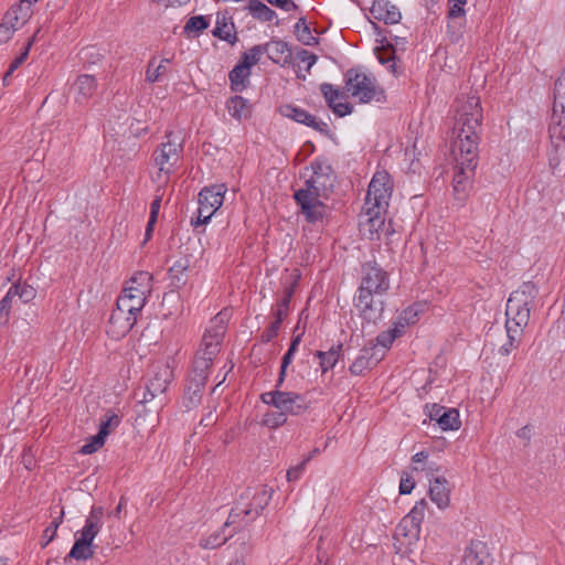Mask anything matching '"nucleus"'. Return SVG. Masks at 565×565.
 <instances>
[{"label":"nucleus","mask_w":565,"mask_h":565,"mask_svg":"<svg viewBox=\"0 0 565 565\" xmlns=\"http://www.w3.org/2000/svg\"><path fill=\"white\" fill-rule=\"evenodd\" d=\"M390 289V278L375 262H369L362 265L361 284L354 296V307L360 316L369 321L376 322L384 311V301L381 299Z\"/></svg>","instance_id":"obj_1"},{"label":"nucleus","mask_w":565,"mask_h":565,"mask_svg":"<svg viewBox=\"0 0 565 565\" xmlns=\"http://www.w3.org/2000/svg\"><path fill=\"white\" fill-rule=\"evenodd\" d=\"M537 295L539 288L533 281H524L511 292L505 309V330H515V333L523 335Z\"/></svg>","instance_id":"obj_2"},{"label":"nucleus","mask_w":565,"mask_h":565,"mask_svg":"<svg viewBox=\"0 0 565 565\" xmlns=\"http://www.w3.org/2000/svg\"><path fill=\"white\" fill-rule=\"evenodd\" d=\"M269 499L265 489H246L231 509L224 526L234 525L242 529L248 525L260 515Z\"/></svg>","instance_id":"obj_3"},{"label":"nucleus","mask_w":565,"mask_h":565,"mask_svg":"<svg viewBox=\"0 0 565 565\" xmlns=\"http://www.w3.org/2000/svg\"><path fill=\"white\" fill-rule=\"evenodd\" d=\"M151 290L152 275L148 271H138L126 282L120 296L117 298V306H121L126 311H134L138 316L145 307Z\"/></svg>","instance_id":"obj_4"},{"label":"nucleus","mask_w":565,"mask_h":565,"mask_svg":"<svg viewBox=\"0 0 565 565\" xmlns=\"http://www.w3.org/2000/svg\"><path fill=\"white\" fill-rule=\"evenodd\" d=\"M166 141L161 142L153 152V161L159 168L158 180L164 174L168 180L172 174L183 156L184 138L180 131L168 130Z\"/></svg>","instance_id":"obj_5"},{"label":"nucleus","mask_w":565,"mask_h":565,"mask_svg":"<svg viewBox=\"0 0 565 565\" xmlns=\"http://www.w3.org/2000/svg\"><path fill=\"white\" fill-rule=\"evenodd\" d=\"M344 79L347 90L361 103L386 100L385 92L377 85L375 77L356 68H350L344 74Z\"/></svg>","instance_id":"obj_6"},{"label":"nucleus","mask_w":565,"mask_h":565,"mask_svg":"<svg viewBox=\"0 0 565 565\" xmlns=\"http://www.w3.org/2000/svg\"><path fill=\"white\" fill-rule=\"evenodd\" d=\"M263 403L280 409L287 416H300L310 408V403L307 398L295 392L280 391L279 387L270 392H265L260 395Z\"/></svg>","instance_id":"obj_7"},{"label":"nucleus","mask_w":565,"mask_h":565,"mask_svg":"<svg viewBox=\"0 0 565 565\" xmlns=\"http://www.w3.org/2000/svg\"><path fill=\"white\" fill-rule=\"evenodd\" d=\"M175 365L174 358H168L166 362H157L152 364L149 380L146 384L142 403H149L156 397L162 396L174 379L173 369Z\"/></svg>","instance_id":"obj_8"},{"label":"nucleus","mask_w":565,"mask_h":565,"mask_svg":"<svg viewBox=\"0 0 565 565\" xmlns=\"http://www.w3.org/2000/svg\"><path fill=\"white\" fill-rule=\"evenodd\" d=\"M456 136L457 139L452 148L456 163L461 164L466 169L475 170L479 160V132H462L461 136L458 134Z\"/></svg>","instance_id":"obj_9"},{"label":"nucleus","mask_w":565,"mask_h":565,"mask_svg":"<svg viewBox=\"0 0 565 565\" xmlns=\"http://www.w3.org/2000/svg\"><path fill=\"white\" fill-rule=\"evenodd\" d=\"M392 191L393 184L390 174L385 171H377L369 184L363 206L386 210Z\"/></svg>","instance_id":"obj_10"},{"label":"nucleus","mask_w":565,"mask_h":565,"mask_svg":"<svg viewBox=\"0 0 565 565\" xmlns=\"http://www.w3.org/2000/svg\"><path fill=\"white\" fill-rule=\"evenodd\" d=\"M384 209H372L363 206L359 216V230L362 236L370 241H376L381 237V232L385 228Z\"/></svg>","instance_id":"obj_11"},{"label":"nucleus","mask_w":565,"mask_h":565,"mask_svg":"<svg viewBox=\"0 0 565 565\" xmlns=\"http://www.w3.org/2000/svg\"><path fill=\"white\" fill-rule=\"evenodd\" d=\"M278 113L286 118L295 120L298 124H302L307 127L315 129L316 131L328 136L330 134L329 125L315 115H311L306 109L295 106L292 104H284L279 106Z\"/></svg>","instance_id":"obj_12"},{"label":"nucleus","mask_w":565,"mask_h":565,"mask_svg":"<svg viewBox=\"0 0 565 565\" xmlns=\"http://www.w3.org/2000/svg\"><path fill=\"white\" fill-rule=\"evenodd\" d=\"M322 196H316L306 191H296L294 199L300 206L301 213L309 223L322 222L326 215V204L320 200Z\"/></svg>","instance_id":"obj_13"},{"label":"nucleus","mask_w":565,"mask_h":565,"mask_svg":"<svg viewBox=\"0 0 565 565\" xmlns=\"http://www.w3.org/2000/svg\"><path fill=\"white\" fill-rule=\"evenodd\" d=\"M225 331L224 318L222 313H218L211 320L210 327L206 328L199 350L217 356Z\"/></svg>","instance_id":"obj_14"},{"label":"nucleus","mask_w":565,"mask_h":565,"mask_svg":"<svg viewBox=\"0 0 565 565\" xmlns=\"http://www.w3.org/2000/svg\"><path fill=\"white\" fill-rule=\"evenodd\" d=\"M137 318L134 311H126L116 305L108 320L107 334L115 340L124 338L132 329Z\"/></svg>","instance_id":"obj_15"},{"label":"nucleus","mask_w":565,"mask_h":565,"mask_svg":"<svg viewBox=\"0 0 565 565\" xmlns=\"http://www.w3.org/2000/svg\"><path fill=\"white\" fill-rule=\"evenodd\" d=\"M420 535V527L404 518L397 524L394 533L396 548L406 552L413 544L417 543Z\"/></svg>","instance_id":"obj_16"},{"label":"nucleus","mask_w":565,"mask_h":565,"mask_svg":"<svg viewBox=\"0 0 565 565\" xmlns=\"http://www.w3.org/2000/svg\"><path fill=\"white\" fill-rule=\"evenodd\" d=\"M383 358L384 351L379 354L376 347H364L350 365L349 371L353 375H362L366 370L376 366Z\"/></svg>","instance_id":"obj_17"},{"label":"nucleus","mask_w":565,"mask_h":565,"mask_svg":"<svg viewBox=\"0 0 565 565\" xmlns=\"http://www.w3.org/2000/svg\"><path fill=\"white\" fill-rule=\"evenodd\" d=\"M492 562L489 547L484 542L471 541L465 550L463 565H492Z\"/></svg>","instance_id":"obj_18"},{"label":"nucleus","mask_w":565,"mask_h":565,"mask_svg":"<svg viewBox=\"0 0 565 565\" xmlns=\"http://www.w3.org/2000/svg\"><path fill=\"white\" fill-rule=\"evenodd\" d=\"M212 34L220 40L226 41L231 45H234L238 41L233 17L228 11L217 13Z\"/></svg>","instance_id":"obj_19"},{"label":"nucleus","mask_w":565,"mask_h":565,"mask_svg":"<svg viewBox=\"0 0 565 565\" xmlns=\"http://www.w3.org/2000/svg\"><path fill=\"white\" fill-rule=\"evenodd\" d=\"M370 13L375 20L385 24H396L402 19L399 9L388 0H374Z\"/></svg>","instance_id":"obj_20"},{"label":"nucleus","mask_w":565,"mask_h":565,"mask_svg":"<svg viewBox=\"0 0 565 565\" xmlns=\"http://www.w3.org/2000/svg\"><path fill=\"white\" fill-rule=\"evenodd\" d=\"M456 111L470 113V124L481 126L482 108L476 95H461L455 102Z\"/></svg>","instance_id":"obj_21"},{"label":"nucleus","mask_w":565,"mask_h":565,"mask_svg":"<svg viewBox=\"0 0 565 565\" xmlns=\"http://www.w3.org/2000/svg\"><path fill=\"white\" fill-rule=\"evenodd\" d=\"M321 94L323 95L329 108L339 117H344L352 113L353 107L349 103H337L340 97V90L332 84L322 83L320 85Z\"/></svg>","instance_id":"obj_22"},{"label":"nucleus","mask_w":565,"mask_h":565,"mask_svg":"<svg viewBox=\"0 0 565 565\" xmlns=\"http://www.w3.org/2000/svg\"><path fill=\"white\" fill-rule=\"evenodd\" d=\"M103 516L104 508L100 505H93L88 516L85 520V525L78 532V534L93 543L94 539L102 530Z\"/></svg>","instance_id":"obj_23"},{"label":"nucleus","mask_w":565,"mask_h":565,"mask_svg":"<svg viewBox=\"0 0 565 565\" xmlns=\"http://www.w3.org/2000/svg\"><path fill=\"white\" fill-rule=\"evenodd\" d=\"M205 384L206 381H204L203 377L189 376L183 395V403L188 409L194 408L201 403Z\"/></svg>","instance_id":"obj_24"},{"label":"nucleus","mask_w":565,"mask_h":565,"mask_svg":"<svg viewBox=\"0 0 565 565\" xmlns=\"http://www.w3.org/2000/svg\"><path fill=\"white\" fill-rule=\"evenodd\" d=\"M429 497L439 509H445L450 503V489L445 477L429 478Z\"/></svg>","instance_id":"obj_25"},{"label":"nucleus","mask_w":565,"mask_h":565,"mask_svg":"<svg viewBox=\"0 0 565 565\" xmlns=\"http://www.w3.org/2000/svg\"><path fill=\"white\" fill-rule=\"evenodd\" d=\"M74 89L76 92V103L86 104L97 90V81L95 76L89 74L79 75L74 83Z\"/></svg>","instance_id":"obj_26"},{"label":"nucleus","mask_w":565,"mask_h":565,"mask_svg":"<svg viewBox=\"0 0 565 565\" xmlns=\"http://www.w3.org/2000/svg\"><path fill=\"white\" fill-rule=\"evenodd\" d=\"M225 184H213L203 188L199 192V204H205L207 209H220L224 201V194L226 193Z\"/></svg>","instance_id":"obj_27"},{"label":"nucleus","mask_w":565,"mask_h":565,"mask_svg":"<svg viewBox=\"0 0 565 565\" xmlns=\"http://www.w3.org/2000/svg\"><path fill=\"white\" fill-rule=\"evenodd\" d=\"M268 57L276 64H289L292 58V51L289 44L282 40H270L265 43Z\"/></svg>","instance_id":"obj_28"},{"label":"nucleus","mask_w":565,"mask_h":565,"mask_svg":"<svg viewBox=\"0 0 565 565\" xmlns=\"http://www.w3.org/2000/svg\"><path fill=\"white\" fill-rule=\"evenodd\" d=\"M473 174L475 170H469L468 168L466 169L461 164L456 163V172L454 175L452 184L454 192L458 200H463L466 198Z\"/></svg>","instance_id":"obj_29"},{"label":"nucleus","mask_w":565,"mask_h":565,"mask_svg":"<svg viewBox=\"0 0 565 565\" xmlns=\"http://www.w3.org/2000/svg\"><path fill=\"white\" fill-rule=\"evenodd\" d=\"M252 75L250 68L247 65L238 62L234 68L228 73L231 89L235 93L245 90L249 85V77Z\"/></svg>","instance_id":"obj_30"},{"label":"nucleus","mask_w":565,"mask_h":565,"mask_svg":"<svg viewBox=\"0 0 565 565\" xmlns=\"http://www.w3.org/2000/svg\"><path fill=\"white\" fill-rule=\"evenodd\" d=\"M215 358V355H210L204 351L198 350L192 363V371L190 376H200L203 377L204 381H207L209 372Z\"/></svg>","instance_id":"obj_31"},{"label":"nucleus","mask_w":565,"mask_h":565,"mask_svg":"<svg viewBox=\"0 0 565 565\" xmlns=\"http://www.w3.org/2000/svg\"><path fill=\"white\" fill-rule=\"evenodd\" d=\"M467 0H449V10L447 13V19L449 21L456 20L458 18L465 17V4ZM452 24L448 22L447 24V34L452 43H456L461 38L460 32H455L451 30Z\"/></svg>","instance_id":"obj_32"},{"label":"nucleus","mask_w":565,"mask_h":565,"mask_svg":"<svg viewBox=\"0 0 565 565\" xmlns=\"http://www.w3.org/2000/svg\"><path fill=\"white\" fill-rule=\"evenodd\" d=\"M94 553L93 543L79 535L76 537L74 545L65 559L73 558L76 561H87L94 556Z\"/></svg>","instance_id":"obj_33"},{"label":"nucleus","mask_w":565,"mask_h":565,"mask_svg":"<svg viewBox=\"0 0 565 565\" xmlns=\"http://www.w3.org/2000/svg\"><path fill=\"white\" fill-rule=\"evenodd\" d=\"M246 10L254 19L260 22H270L277 17L276 12L260 0H250Z\"/></svg>","instance_id":"obj_34"},{"label":"nucleus","mask_w":565,"mask_h":565,"mask_svg":"<svg viewBox=\"0 0 565 565\" xmlns=\"http://www.w3.org/2000/svg\"><path fill=\"white\" fill-rule=\"evenodd\" d=\"M342 351V344L333 345L329 351H317L315 356L319 359L322 373H327L337 364Z\"/></svg>","instance_id":"obj_35"},{"label":"nucleus","mask_w":565,"mask_h":565,"mask_svg":"<svg viewBox=\"0 0 565 565\" xmlns=\"http://www.w3.org/2000/svg\"><path fill=\"white\" fill-rule=\"evenodd\" d=\"M190 263L186 258H181L174 262V264L169 269V277L172 286L179 288L185 284V273L188 271Z\"/></svg>","instance_id":"obj_36"},{"label":"nucleus","mask_w":565,"mask_h":565,"mask_svg":"<svg viewBox=\"0 0 565 565\" xmlns=\"http://www.w3.org/2000/svg\"><path fill=\"white\" fill-rule=\"evenodd\" d=\"M329 186H332L331 179H326V177H310L306 183L305 188L299 189L298 191H306L308 193H312L316 196H324L326 191Z\"/></svg>","instance_id":"obj_37"},{"label":"nucleus","mask_w":565,"mask_h":565,"mask_svg":"<svg viewBox=\"0 0 565 565\" xmlns=\"http://www.w3.org/2000/svg\"><path fill=\"white\" fill-rule=\"evenodd\" d=\"M226 108L230 115L237 120H242L249 115L247 100L238 95L231 97L226 102Z\"/></svg>","instance_id":"obj_38"},{"label":"nucleus","mask_w":565,"mask_h":565,"mask_svg":"<svg viewBox=\"0 0 565 565\" xmlns=\"http://www.w3.org/2000/svg\"><path fill=\"white\" fill-rule=\"evenodd\" d=\"M40 33V29H38L35 31V33L29 39V41L26 42L25 46L23 47L22 52L20 53L19 56H17L9 65L4 76H3V83L7 85L8 84V79L9 77L14 73V71H17L22 64L23 62L28 58V55H29V52H30V49L32 46V44L34 43V41L36 40V36L38 34Z\"/></svg>","instance_id":"obj_39"},{"label":"nucleus","mask_w":565,"mask_h":565,"mask_svg":"<svg viewBox=\"0 0 565 565\" xmlns=\"http://www.w3.org/2000/svg\"><path fill=\"white\" fill-rule=\"evenodd\" d=\"M437 423L443 430H457L461 426L459 412L456 408H446Z\"/></svg>","instance_id":"obj_40"},{"label":"nucleus","mask_w":565,"mask_h":565,"mask_svg":"<svg viewBox=\"0 0 565 565\" xmlns=\"http://www.w3.org/2000/svg\"><path fill=\"white\" fill-rule=\"evenodd\" d=\"M298 278L299 276L294 280L292 284L285 288L284 295L281 299L277 302L276 309L274 310L275 317H279V315L281 313V319L285 320V318L288 316L289 305L295 294V288L296 285L298 284Z\"/></svg>","instance_id":"obj_41"},{"label":"nucleus","mask_w":565,"mask_h":565,"mask_svg":"<svg viewBox=\"0 0 565 565\" xmlns=\"http://www.w3.org/2000/svg\"><path fill=\"white\" fill-rule=\"evenodd\" d=\"M455 127L454 131L455 134H458L459 136L462 135V132H480L481 126H475L470 124V113L465 111H456L455 115Z\"/></svg>","instance_id":"obj_42"},{"label":"nucleus","mask_w":565,"mask_h":565,"mask_svg":"<svg viewBox=\"0 0 565 565\" xmlns=\"http://www.w3.org/2000/svg\"><path fill=\"white\" fill-rule=\"evenodd\" d=\"M295 34L299 42L311 46L318 44V38L312 35L310 26L303 18H300L295 24Z\"/></svg>","instance_id":"obj_43"},{"label":"nucleus","mask_w":565,"mask_h":565,"mask_svg":"<svg viewBox=\"0 0 565 565\" xmlns=\"http://www.w3.org/2000/svg\"><path fill=\"white\" fill-rule=\"evenodd\" d=\"M551 143L555 151L565 143V124L558 122L555 117L551 116L548 128Z\"/></svg>","instance_id":"obj_44"},{"label":"nucleus","mask_w":565,"mask_h":565,"mask_svg":"<svg viewBox=\"0 0 565 565\" xmlns=\"http://www.w3.org/2000/svg\"><path fill=\"white\" fill-rule=\"evenodd\" d=\"M9 295L18 296L23 303H28L35 298L36 290L26 282H17L9 288Z\"/></svg>","instance_id":"obj_45"},{"label":"nucleus","mask_w":565,"mask_h":565,"mask_svg":"<svg viewBox=\"0 0 565 565\" xmlns=\"http://www.w3.org/2000/svg\"><path fill=\"white\" fill-rule=\"evenodd\" d=\"M209 25L210 21L206 17L194 15L186 21L184 25V33L188 35L193 34V36H198L200 33L206 30Z\"/></svg>","instance_id":"obj_46"},{"label":"nucleus","mask_w":565,"mask_h":565,"mask_svg":"<svg viewBox=\"0 0 565 565\" xmlns=\"http://www.w3.org/2000/svg\"><path fill=\"white\" fill-rule=\"evenodd\" d=\"M399 337H401V330H393V328H392L387 331H383V332L379 333L375 339L376 343L373 344L372 347H376L379 354L382 351H384V353H385L386 350H388L392 347L395 339H397Z\"/></svg>","instance_id":"obj_47"},{"label":"nucleus","mask_w":565,"mask_h":565,"mask_svg":"<svg viewBox=\"0 0 565 565\" xmlns=\"http://www.w3.org/2000/svg\"><path fill=\"white\" fill-rule=\"evenodd\" d=\"M265 53H267V46H264V44L254 45L242 54L239 62L247 65L248 68H252L253 65L260 61Z\"/></svg>","instance_id":"obj_48"},{"label":"nucleus","mask_w":565,"mask_h":565,"mask_svg":"<svg viewBox=\"0 0 565 565\" xmlns=\"http://www.w3.org/2000/svg\"><path fill=\"white\" fill-rule=\"evenodd\" d=\"M170 62V58H163L159 65L154 66V58L150 60L146 71V81L149 83H156L159 81L160 76L167 72L166 64Z\"/></svg>","instance_id":"obj_49"},{"label":"nucleus","mask_w":565,"mask_h":565,"mask_svg":"<svg viewBox=\"0 0 565 565\" xmlns=\"http://www.w3.org/2000/svg\"><path fill=\"white\" fill-rule=\"evenodd\" d=\"M228 548H232L235 557H238V559H244L248 556L252 551L253 546L249 543V537H245V535L239 536L236 541L230 544Z\"/></svg>","instance_id":"obj_50"},{"label":"nucleus","mask_w":565,"mask_h":565,"mask_svg":"<svg viewBox=\"0 0 565 565\" xmlns=\"http://www.w3.org/2000/svg\"><path fill=\"white\" fill-rule=\"evenodd\" d=\"M287 423V416L280 409L264 414L262 424L270 429H276Z\"/></svg>","instance_id":"obj_51"},{"label":"nucleus","mask_w":565,"mask_h":565,"mask_svg":"<svg viewBox=\"0 0 565 565\" xmlns=\"http://www.w3.org/2000/svg\"><path fill=\"white\" fill-rule=\"evenodd\" d=\"M106 436L107 433L105 430H99L97 435L93 436L88 443L82 446L79 451L84 455L94 454L103 447Z\"/></svg>","instance_id":"obj_52"},{"label":"nucleus","mask_w":565,"mask_h":565,"mask_svg":"<svg viewBox=\"0 0 565 565\" xmlns=\"http://www.w3.org/2000/svg\"><path fill=\"white\" fill-rule=\"evenodd\" d=\"M426 501L423 499L415 503L411 512L404 516L405 520L412 521L415 525L420 527V524L425 516Z\"/></svg>","instance_id":"obj_53"},{"label":"nucleus","mask_w":565,"mask_h":565,"mask_svg":"<svg viewBox=\"0 0 565 565\" xmlns=\"http://www.w3.org/2000/svg\"><path fill=\"white\" fill-rule=\"evenodd\" d=\"M508 341L500 348L501 355H509L512 350L516 349L522 340V335L515 333V330H507Z\"/></svg>","instance_id":"obj_54"},{"label":"nucleus","mask_w":565,"mask_h":565,"mask_svg":"<svg viewBox=\"0 0 565 565\" xmlns=\"http://www.w3.org/2000/svg\"><path fill=\"white\" fill-rule=\"evenodd\" d=\"M228 536L222 532H215L207 537L200 540V546L202 548H216L227 541Z\"/></svg>","instance_id":"obj_55"},{"label":"nucleus","mask_w":565,"mask_h":565,"mask_svg":"<svg viewBox=\"0 0 565 565\" xmlns=\"http://www.w3.org/2000/svg\"><path fill=\"white\" fill-rule=\"evenodd\" d=\"M281 313L279 317H275V320L262 332L260 341L268 343L278 335V331L282 323Z\"/></svg>","instance_id":"obj_56"},{"label":"nucleus","mask_w":565,"mask_h":565,"mask_svg":"<svg viewBox=\"0 0 565 565\" xmlns=\"http://www.w3.org/2000/svg\"><path fill=\"white\" fill-rule=\"evenodd\" d=\"M552 117L558 122L565 124V95L554 93Z\"/></svg>","instance_id":"obj_57"},{"label":"nucleus","mask_w":565,"mask_h":565,"mask_svg":"<svg viewBox=\"0 0 565 565\" xmlns=\"http://www.w3.org/2000/svg\"><path fill=\"white\" fill-rule=\"evenodd\" d=\"M311 460V456H307L300 463L294 466V467H290L288 470H287V480L288 481H297L302 472L305 471V468L307 466V463Z\"/></svg>","instance_id":"obj_58"},{"label":"nucleus","mask_w":565,"mask_h":565,"mask_svg":"<svg viewBox=\"0 0 565 565\" xmlns=\"http://www.w3.org/2000/svg\"><path fill=\"white\" fill-rule=\"evenodd\" d=\"M12 296L7 295L0 300V324H6L9 320V315L12 306Z\"/></svg>","instance_id":"obj_59"},{"label":"nucleus","mask_w":565,"mask_h":565,"mask_svg":"<svg viewBox=\"0 0 565 565\" xmlns=\"http://www.w3.org/2000/svg\"><path fill=\"white\" fill-rule=\"evenodd\" d=\"M10 9L14 10L18 14V18L20 19V22L24 23H26L33 14L32 8L22 1L12 6Z\"/></svg>","instance_id":"obj_60"},{"label":"nucleus","mask_w":565,"mask_h":565,"mask_svg":"<svg viewBox=\"0 0 565 565\" xmlns=\"http://www.w3.org/2000/svg\"><path fill=\"white\" fill-rule=\"evenodd\" d=\"M415 488V481L413 477L406 472L403 471L401 475V482H399V494H409L413 489Z\"/></svg>","instance_id":"obj_61"},{"label":"nucleus","mask_w":565,"mask_h":565,"mask_svg":"<svg viewBox=\"0 0 565 565\" xmlns=\"http://www.w3.org/2000/svg\"><path fill=\"white\" fill-rule=\"evenodd\" d=\"M217 211V209L212 207L211 210L205 206V204H199L198 209V218L195 221V225L206 224L212 215Z\"/></svg>","instance_id":"obj_62"},{"label":"nucleus","mask_w":565,"mask_h":565,"mask_svg":"<svg viewBox=\"0 0 565 565\" xmlns=\"http://www.w3.org/2000/svg\"><path fill=\"white\" fill-rule=\"evenodd\" d=\"M296 56L301 62H306L307 63V67H306L307 72H310L311 67L316 64V62L318 60V56L315 53H311V52H309L308 50H305V49H300L296 53Z\"/></svg>","instance_id":"obj_63"},{"label":"nucleus","mask_w":565,"mask_h":565,"mask_svg":"<svg viewBox=\"0 0 565 565\" xmlns=\"http://www.w3.org/2000/svg\"><path fill=\"white\" fill-rule=\"evenodd\" d=\"M120 424V417L114 413L106 415V419L100 422L99 430H105L107 435L113 428H116Z\"/></svg>","instance_id":"obj_64"}]
</instances>
